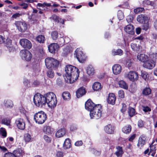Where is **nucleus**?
<instances>
[{"mask_svg":"<svg viewBox=\"0 0 157 157\" xmlns=\"http://www.w3.org/2000/svg\"><path fill=\"white\" fill-rule=\"evenodd\" d=\"M128 113L129 116L131 117H132L135 114V110L132 108L129 107L128 108Z\"/></svg>","mask_w":157,"mask_h":157,"instance_id":"40","label":"nucleus"},{"mask_svg":"<svg viewBox=\"0 0 157 157\" xmlns=\"http://www.w3.org/2000/svg\"><path fill=\"white\" fill-rule=\"evenodd\" d=\"M143 5L144 6L148 5L152 6V3L149 0H144L143 1Z\"/></svg>","mask_w":157,"mask_h":157,"instance_id":"48","label":"nucleus"},{"mask_svg":"<svg viewBox=\"0 0 157 157\" xmlns=\"http://www.w3.org/2000/svg\"><path fill=\"white\" fill-rule=\"evenodd\" d=\"M47 74L48 77L50 78H53L54 76V73L51 70H48L47 71Z\"/></svg>","mask_w":157,"mask_h":157,"instance_id":"41","label":"nucleus"},{"mask_svg":"<svg viewBox=\"0 0 157 157\" xmlns=\"http://www.w3.org/2000/svg\"><path fill=\"white\" fill-rule=\"evenodd\" d=\"M43 131L47 134H50L52 131V128L49 126H45L44 127Z\"/></svg>","mask_w":157,"mask_h":157,"instance_id":"31","label":"nucleus"},{"mask_svg":"<svg viewBox=\"0 0 157 157\" xmlns=\"http://www.w3.org/2000/svg\"><path fill=\"white\" fill-rule=\"evenodd\" d=\"M92 87L94 90H99L101 88V84L98 82H95L93 84Z\"/></svg>","mask_w":157,"mask_h":157,"instance_id":"27","label":"nucleus"},{"mask_svg":"<svg viewBox=\"0 0 157 157\" xmlns=\"http://www.w3.org/2000/svg\"><path fill=\"white\" fill-rule=\"evenodd\" d=\"M62 96L64 100H69L71 98L70 94L67 92H63L62 94Z\"/></svg>","mask_w":157,"mask_h":157,"instance_id":"37","label":"nucleus"},{"mask_svg":"<svg viewBox=\"0 0 157 157\" xmlns=\"http://www.w3.org/2000/svg\"><path fill=\"white\" fill-rule=\"evenodd\" d=\"M4 104L6 107L8 108H11L13 105V102L10 100H5Z\"/></svg>","mask_w":157,"mask_h":157,"instance_id":"35","label":"nucleus"},{"mask_svg":"<svg viewBox=\"0 0 157 157\" xmlns=\"http://www.w3.org/2000/svg\"><path fill=\"white\" fill-rule=\"evenodd\" d=\"M117 17L118 19L120 20L123 18L124 15L123 13L121 10H119L118 11Z\"/></svg>","mask_w":157,"mask_h":157,"instance_id":"45","label":"nucleus"},{"mask_svg":"<svg viewBox=\"0 0 157 157\" xmlns=\"http://www.w3.org/2000/svg\"><path fill=\"white\" fill-rule=\"evenodd\" d=\"M118 94L119 97L121 98H123L124 97V92L122 90H120L118 91Z\"/></svg>","mask_w":157,"mask_h":157,"instance_id":"51","label":"nucleus"},{"mask_svg":"<svg viewBox=\"0 0 157 157\" xmlns=\"http://www.w3.org/2000/svg\"><path fill=\"white\" fill-rule=\"evenodd\" d=\"M46 67L48 69H56L59 66V62L56 59L48 57L45 60Z\"/></svg>","mask_w":157,"mask_h":157,"instance_id":"5","label":"nucleus"},{"mask_svg":"<svg viewBox=\"0 0 157 157\" xmlns=\"http://www.w3.org/2000/svg\"><path fill=\"white\" fill-rule=\"evenodd\" d=\"M71 146L70 140L69 139H66L63 144V147L65 149L69 148Z\"/></svg>","mask_w":157,"mask_h":157,"instance_id":"29","label":"nucleus"},{"mask_svg":"<svg viewBox=\"0 0 157 157\" xmlns=\"http://www.w3.org/2000/svg\"><path fill=\"white\" fill-rule=\"evenodd\" d=\"M136 136V134H133L131 135L128 139V140L130 142H132Z\"/></svg>","mask_w":157,"mask_h":157,"instance_id":"58","label":"nucleus"},{"mask_svg":"<svg viewBox=\"0 0 157 157\" xmlns=\"http://www.w3.org/2000/svg\"><path fill=\"white\" fill-rule=\"evenodd\" d=\"M20 5L21 6H22V8L24 9H26L28 6V4L25 3H23L21 4Z\"/></svg>","mask_w":157,"mask_h":157,"instance_id":"59","label":"nucleus"},{"mask_svg":"<svg viewBox=\"0 0 157 157\" xmlns=\"http://www.w3.org/2000/svg\"><path fill=\"white\" fill-rule=\"evenodd\" d=\"M2 124H6L7 126H10V121L7 119L5 118L3 119L2 121Z\"/></svg>","mask_w":157,"mask_h":157,"instance_id":"46","label":"nucleus"},{"mask_svg":"<svg viewBox=\"0 0 157 157\" xmlns=\"http://www.w3.org/2000/svg\"><path fill=\"white\" fill-rule=\"evenodd\" d=\"M149 19V17L145 14H140L137 17V21L141 23L148 21Z\"/></svg>","mask_w":157,"mask_h":157,"instance_id":"16","label":"nucleus"},{"mask_svg":"<svg viewBox=\"0 0 157 157\" xmlns=\"http://www.w3.org/2000/svg\"><path fill=\"white\" fill-rule=\"evenodd\" d=\"M70 50L69 49V46H67L64 48L63 53L64 55H66L68 53H69Z\"/></svg>","mask_w":157,"mask_h":157,"instance_id":"50","label":"nucleus"},{"mask_svg":"<svg viewBox=\"0 0 157 157\" xmlns=\"http://www.w3.org/2000/svg\"><path fill=\"white\" fill-rule=\"evenodd\" d=\"M15 25L18 30L20 32H24L27 29V25L24 21H16L15 23Z\"/></svg>","mask_w":157,"mask_h":157,"instance_id":"9","label":"nucleus"},{"mask_svg":"<svg viewBox=\"0 0 157 157\" xmlns=\"http://www.w3.org/2000/svg\"><path fill=\"white\" fill-rule=\"evenodd\" d=\"M146 136L145 135H141L139 138L137 146L138 147H142L144 146L146 143Z\"/></svg>","mask_w":157,"mask_h":157,"instance_id":"18","label":"nucleus"},{"mask_svg":"<svg viewBox=\"0 0 157 157\" xmlns=\"http://www.w3.org/2000/svg\"><path fill=\"white\" fill-rule=\"evenodd\" d=\"M24 140L25 142H29L31 139L30 135L29 133L25 134L24 136Z\"/></svg>","mask_w":157,"mask_h":157,"instance_id":"42","label":"nucleus"},{"mask_svg":"<svg viewBox=\"0 0 157 157\" xmlns=\"http://www.w3.org/2000/svg\"><path fill=\"white\" fill-rule=\"evenodd\" d=\"M113 73L116 75L119 74L121 71V66L119 64H115L112 67Z\"/></svg>","mask_w":157,"mask_h":157,"instance_id":"20","label":"nucleus"},{"mask_svg":"<svg viewBox=\"0 0 157 157\" xmlns=\"http://www.w3.org/2000/svg\"><path fill=\"white\" fill-rule=\"evenodd\" d=\"M46 100L48 106L51 108L55 107L57 103V100L55 94L52 92L46 94Z\"/></svg>","mask_w":157,"mask_h":157,"instance_id":"3","label":"nucleus"},{"mask_svg":"<svg viewBox=\"0 0 157 157\" xmlns=\"http://www.w3.org/2000/svg\"><path fill=\"white\" fill-rule=\"evenodd\" d=\"M22 14L21 13H16L12 16V18L13 19H16L19 17L20 16H21Z\"/></svg>","mask_w":157,"mask_h":157,"instance_id":"52","label":"nucleus"},{"mask_svg":"<svg viewBox=\"0 0 157 157\" xmlns=\"http://www.w3.org/2000/svg\"><path fill=\"white\" fill-rule=\"evenodd\" d=\"M2 130L1 134L2 136L4 137H5L6 136L7 134L6 131L5 129L3 128H0Z\"/></svg>","mask_w":157,"mask_h":157,"instance_id":"55","label":"nucleus"},{"mask_svg":"<svg viewBox=\"0 0 157 157\" xmlns=\"http://www.w3.org/2000/svg\"><path fill=\"white\" fill-rule=\"evenodd\" d=\"M144 10V9L142 7H138L134 10V12L136 14L142 12Z\"/></svg>","mask_w":157,"mask_h":157,"instance_id":"44","label":"nucleus"},{"mask_svg":"<svg viewBox=\"0 0 157 157\" xmlns=\"http://www.w3.org/2000/svg\"><path fill=\"white\" fill-rule=\"evenodd\" d=\"M83 143L82 140H80L76 141L75 143V145L76 146H81L82 144Z\"/></svg>","mask_w":157,"mask_h":157,"instance_id":"60","label":"nucleus"},{"mask_svg":"<svg viewBox=\"0 0 157 157\" xmlns=\"http://www.w3.org/2000/svg\"><path fill=\"white\" fill-rule=\"evenodd\" d=\"M86 93L85 89L83 87L79 88L76 92V95L78 98H79L84 95Z\"/></svg>","mask_w":157,"mask_h":157,"instance_id":"22","label":"nucleus"},{"mask_svg":"<svg viewBox=\"0 0 157 157\" xmlns=\"http://www.w3.org/2000/svg\"><path fill=\"white\" fill-rule=\"evenodd\" d=\"M46 114L42 111L36 113L34 116V119L35 122L39 124L44 123L46 120Z\"/></svg>","mask_w":157,"mask_h":157,"instance_id":"4","label":"nucleus"},{"mask_svg":"<svg viewBox=\"0 0 157 157\" xmlns=\"http://www.w3.org/2000/svg\"><path fill=\"white\" fill-rule=\"evenodd\" d=\"M125 77L128 78L130 80L134 81L137 80L138 76L137 73L134 71H130L125 75Z\"/></svg>","mask_w":157,"mask_h":157,"instance_id":"10","label":"nucleus"},{"mask_svg":"<svg viewBox=\"0 0 157 157\" xmlns=\"http://www.w3.org/2000/svg\"><path fill=\"white\" fill-rule=\"evenodd\" d=\"M44 139L46 142L48 143H50L51 141V138L46 135L44 136Z\"/></svg>","mask_w":157,"mask_h":157,"instance_id":"49","label":"nucleus"},{"mask_svg":"<svg viewBox=\"0 0 157 157\" xmlns=\"http://www.w3.org/2000/svg\"><path fill=\"white\" fill-rule=\"evenodd\" d=\"M51 35L52 38L53 40L57 39L58 36V33L56 31H54L52 32Z\"/></svg>","mask_w":157,"mask_h":157,"instance_id":"39","label":"nucleus"},{"mask_svg":"<svg viewBox=\"0 0 157 157\" xmlns=\"http://www.w3.org/2000/svg\"><path fill=\"white\" fill-rule=\"evenodd\" d=\"M151 90L150 88L146 87L143 90L142 93L144 96H147L151 94Z\"/></svg>","mask_w":157,"mask_h":157,"instance_id":"32","label":"nucleus"},{"mask_svg":"<svg viewBox=\"0 0 157 157\" xmlns=\"http://www.w3.org/2000/svg\"><path fill=\"white\" fill-rule=\"evenodd\" d=\"M102 107L100 105H97L95 109L90 113V115L91 118L98 119L101 117L102 115Z\"/></svg>","mask_w":157,"mask_h":157,"instance_id":"6","label":"nucleus"},{"mask_svg":"<svg viewBox=\"0 0 157 157\" xmlns=\"http://www.w3.org/2000/svg\"><path fill=\"white\" fill-rule=\"evenodd\" d=\"M46 94L45 96H43L40 93H37L34 96L33 101L35 105L38 107H42L46 104Z\"/></svg>","mask_w":157,"mask_h":157,"instance_id":"2","label":"nucleus"},{"mask_svg":"<svg viewBox=\"0 0 157 157\" xmlns=\"http://www.w3.org/2000/svg\"><path fill=\"white\" fill-rule=\"evenodd\" d=\"M97 105H95L91 100L89 99L85 103V107L86 109L91 112L94 110Z\"/></svg>","mask_w":157,"mask_h":157,"instance_id":"13","label":"nucleus"},{"mask_svg":"<svg viewBox=\"0 0 157 157\" xmlns=\"http://www.w3.org/2000/svg\"><path fill=\"white\" fill-rule=\"evenodd\" d=\"M20 43L21 45L24 48L29 49L31 48L32 46L31 42L26 39H22L20 40Z\"/></svg>","mask_w":157,"mask_h":157,"instance_id":"12","label":"nucleus"},{"mask_svg":"<svg viewBox=\"0 0 157 157\" xmlns=\"http://www.w3.org/2000/svg\"><path fill=\"white\" fill-rule=\"evenodd\" d=\"M149 24L148 22V21L144 22V24L142 26V29L145 30H147L149 28Z\"/></svg>","mask_w":157,"mask_h":157,"instance_id":"43","label":"nucleus"},{"mask_svg":"<svg viewBox=\"0 0 157 157\" xmlns=\"http://www.w3.org/2000/svg\"><path fill=\"white\" fill-rule=\"evenodd\" d=\"M12 153L16 157L22 156L24 154V151L20 148H18L14 150Z\"/></svg>","mask_w":157,"mask_h":157,"instance_id":"23","label":"nucleus"},{"mask_svg":"<svg viewBox=\"0 0 157 157\" xmlns=\"http://www.w3.org/2000/svg\"><path fill=\"white\" fill-rule=\"evenodd\" d=\"M155 63L151 59L147 60L143 64V66L146 68L151 69L155 66Z\"/></svg>","mask_w":157,"mask_h":157,"instance_id":"11","label":"nucleus"},{"mask_svg":"<svg viewBox=\"0 0 157 157\" xmlns=\"http://www.w3.org/2000/svg\"><path fill=\"white\" fill-rule=\"evenodd\" d=\"M0 150L3 152H8L7 149L3 146H1L0 145Z\"/></svg>","mask_w":157,"mask_h":157,"instance_id":"56","label":"nucleus"},{"mask_svg":"<svg viewBox=\"0 0 157 157\" xmlns=\"http://www.w3.org/2000/svg\"><path fill=\"white\" fill-rule=\"evenodd\" d=\"M66 133V130L64 128H62L59 129L56 132V136L59 138L63 136Z\"/></svg>","mask_w":157,"mask_h":157,"instance_id":"25","label":"nucleus"},{"mask_svg":"<svg viewBox=\"0 0 157 157\" xmlns=\"http://www.w3.org/2000/svg\"><path fill=\"white\" fill-rule=\"evenodd\" d=\"M117 151L115 152V154L117 157H121L124 151L121 147L118 146L116 147Z\"/></svg>","mask_w":157,"mask_h":157,"instance_id":"24","label":"nucleus"},{"mask_svg":"<svg viewBox=\"0 0 157 157\" xmlns=\"http://www.w3.org/2000/svg\"><path fill=\"white\" fill-rule=\"evenodd\" d=\"M126 109V105L125 104L123 103L122 104V108L121 109V111L123 113L125 111Z\"/></svg>","mask_w":157,"mask_h":157,"instance_id":"63","label":"nucleus"},{"mask_svg":"<svg viewBox=\"0 0 157 157\" xmlns=\"http://www.w3.org/2000/svg\"><path fill=\"white\" fill-rule=\"evenodd\" d=\"M20 55L22 59L27 61H30L32 58L31 53L27 50H21L20 52Z\"/></svg>","mask_w":157,"mask_h":157,"instance_id":"7","label":"nucleus"},{"mask_svg":"<svg viewBox=\"0 0 157 157\" xmlns=\"http://www.w3.org/2000/svg\"><path fill=\"white\" fill-rule=\"evenodd\" d=\"M116 100V97L113 93H110L109 94L107 99L109 104L114 105L115 104Z\"/></svg>","mask_w":157,"mask_h":157,"instance_id":"17","label":"nucleus"},{"mask_svg":"<svg viewBox=\"0 0 157 157\" xmlns=\"http://www.w3.org/2000/svg\"><path fill=\"white\" fill-rule=\"evenodd\" d=\"M123 52L121 49H118L117 50H113L112 51V54L113 55H119L121 56L123 55Z\"/></svg>","mask_w":157,"mask_h":157,"instance_id":"36","label":"nucleus"},{"mask_svg":"<svg viewBox=\"0 0 157 157\" xmlns=\"http://www.w3.org/2000/svg\"><path fill=\"white\" fill-rule=\"evenodd\" d=\"M142 107L143 110L145 113L150 112L151 110V108L148 106L143 105Z\"/></svg>","mask_w":157,"mask_h":157,"instance_id":"47","label":"nucleus"},{"mask_svg":"<svg viewBox=\"0 0 157 157\" xmlns=\"http://www.w3.org/2000/svg\"><path fill=\"white\" fill-rule=\"evenodd\" d=\"M87 73L89 75H92L94 73V69L91 65L88 66L86 69Z\"/></svg>","mask_w":157,"mask_h":157,"instance_id":"28","label":"nucleus"},{"mask_svg":"<svg viewBox=\"0 0 157 157\" xmlns=\"http://www.w3.org/2000/svg\"><path fill=\"white\" fill-rule=\"evenodd\" d=\"M150 147V152L151 151H155V147L154 145H151Z\"/></svg>","mask_w":157,"mask_h":157,"instance_id":"61","label":"nucleus"},{"mask_svg":"<svg viewBox=\"0 0 157 157\" xmlns=\"http://www.w3.org/2000/svg\"><path fill=\"white\" fill-rule=\"evenodd\" d=\"M141 76L146 81L148 79V75L147 73H143L141 74Z\"/></svg>","mask_w":157,"mask_h":157,"instance_id":"57","label":"nucleus"},{"mask_svg":"<svg viewBox=\"0 0 157 157\" xmlns=\"http://www.w3.org/2000/svg\"><path fill=\"white\" fill-rule=\"evenodd\" d=\"M52 18L53 20L56 21H59V18L55 15H52Z\"/></svg>","mask_w":157,"mask_h":157,"instance_id":"62","label":"nucleus"},{"mask_svg":"<svg viewBox=\"0 0 157 157\" xmlns=\"http://www.w3.org/2000/svg\"><path fill=\"white\" fill-rule=\"evenodd\" d=\"M119 85L121 88L126 90L128 89V85L123 80L120 81L119 82Z\"/></svg>","mask_w":157,"mask_h":157,"instance_id":"34","label":"nucleus"},{"mask_svg":"<svg viewBox=\"0 0 157 157\" xmlns=\"http://www.w3.org/2000/svg\"><path fill=\"white\" fill-rule=\"evenodd\" d=\"M77 58L81 63H83L86 59V57L80 48H77L75 51Z\"/></svg>","mask_w":157,"mask_h":157,"instance_id":"8","label":"nucleus"},{"mask_svg":"<svg viewBox=\"0 0 157 157\" xmlns=\"http://www.w3.org/2000/svg\"><path fill=\"white\" fill-rule=\"evenodd\" d=\"M104 130L106 133L112 134L114 131V127L111 124H109L105 127Z\"/></svg>","mask_w":157,"mask_h":157,"instance_id":"19","label":"nucleus"},{"mask_svg":"<svg viewBox=\"0 0 157 157\" xmlns=\"http://www.w3.org/2000/svg\"><path fill=\"white\" fill-rule=\"evenodd\" d=\"M63 153L61 151H58L56 153V156L57 157H63Z\"/></svg>","mask_w":157,"mask_h":157,"instance_id":"64","label":"nucleus"},{"mask_svg":"<svg viewBox=\"0 0 157 157\" xmlns=\"http://www.w3.org/2000/svg\"><path fill=\"white\" fill-rule=\"evenodd\" d=\"M59 48V46L57 43H52L50 44L48 46L49 52L52 53H55L57 51Z\"/></svg>","mask_w":157,"mask_h":157,"instance_id":"15","label":"nucleus"},{"mask_svg":"<svg viewBox=\"0 0 157 157\" xmlns=\"http://www.w3.org/2000/svg\"><path fill=\"white\" fill-rule=\"evenodd\" d=\"M65 74L64 78L65 81L68 83H72L78 78L79 75L78 69L71 65H67L65 69Z\"/></svg>","mask_w":157,"mask_h":157,"instance_id":"1","label":"nucleus"},{"mask_svg":"<svg viewBox=\"0 0 157 157\" xmlns=\"http://www.w3.org/2000/svg\"><path fill=\"white\" fill-rule=\"evenodd\" d=\"M11 42V40L9 39H8L6 45V47L10 48H12V45Z\"/></svg>","mask_w":157,"mask_h":157,"instance_id":"54","label":"nucleus"},{"mask_svg":"<svg viewBox=\"0 0 157 157\" xmlns=\"http://www.w3.org/2000/svg\"><path fill=\"white\" fill-rule=\"evenodd\" d=\"M131 46L132 49L136 52H139L140 50V46L139 45L132 43L131 44Z\"/></svg>","mask_w":157,"mask_h":157,"instance_id":"33","label":"nucleus"},{"mask_svg":"<svg viewBox=\"0 0 157 157\" xmlns=\"http://www.w3.org/2000/svg\"><path fill=\"white\" fill-rule=\"evenodd\" d=\"M16 123L18 128L21 130H24L25 128V123L24 120L19 118L16 120Z\"/></svg>","mask_w":157,"mask_h":157,"instance_id":"14","label":"nucleus"},{"mask_svg":"<svg viewBox=\"0 0 157 157\" xmlns=\"http://www.w3.org/2000/svg\"><path fill=\"white\" fill-rule=\"evenodd\" d=\"M124 30L126 33L129 34L133 35L134 33V27L131 25H128L125 27Z\"/></svg>","mask_w":157,"mask_h":157,"instance_id":"21","label":"nucleus"},{"mask_svg":"<svg viewBox=\"0 0 157 157\" xmlns=\"http://www.w3.org/2000/svg\"><path fill=\"white\" fill-rule=\"evenodd\" d=\"M4 157H16L13 153L10 152H7L4 154Z\"/></svg>","mask_w":157,"mask_h":157,"instance_id":"53","label":"nucleus"},{"mask_svg":"<svg viewBox=\"0 0 157 157\" xmlns=\"http://www.w3.org/2000/svg\"><path fill=\"white\" fill-rule=\"evenodd\" d=\"M137 58L138 60L144 63L148 59L147 56L143 54L138 55Z\"/></svg>","mask_w":157,"mask_h":157,"instance_id":"26","label":"nucleus"},{"mask_svg":"<svg viewBox=\"0 0 157 157\" xmlns=\"http://www.w3.org/2000/svg\"><path fill=\"white\" fill-rule=\"evenodd\" d=\"M132 129L131 125H128L124 127L122 129V131L123 132L126 134H128L130 133Z\"/></svg>","mask_w":157,"mask_h":157,"instance_id":"30","label":"nucleus"},{"mask_svg":"<svg viewBox=\"0 0 157 157\" xmlns=\"http://www.w3.org/2000/svg\"><path fill=\"white\" fill-rule=\"evenodd\" d=\"M36 40L39 43H43L45 40V37L42 35H40L36 37Z\"/></svg>","mask_w":157,"mask_h":157,"instance_id":"38","label":"nucleus"}]
</instances>
